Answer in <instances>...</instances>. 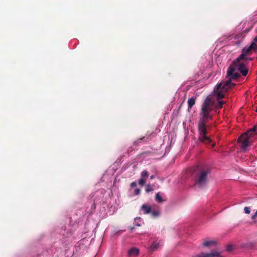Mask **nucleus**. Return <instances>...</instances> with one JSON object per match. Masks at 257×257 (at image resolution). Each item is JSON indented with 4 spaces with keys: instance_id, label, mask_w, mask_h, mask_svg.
Here are the masks:
<instances>
[{
    "instance_id": "nucleus-1",
    "label": "nucleus",
    "mask_w": 257,
    "mask_h": 257,
    "mask_svg": "<svg viewBox=\"0 0 257 257\" xmlns=\"http://www.w3.org/2000/svg\"><path fill=\"white\" fill-rule=\"evenodd\" d=\"M257 42V37H255L250 46L247 48H244L242 51V54L234 61L232 65H231L227 71V75L230 77L229 79H234L237 78L239 71L243 76H246L248 73V70L245 67V64L248 60L251 59L248 57L251 54L252 50H256L255 43Z\"/></svg>"
},
{
    "instance_id": "nucleus-2",
    "label": "nucleus",
    "mask_w": 257,
    "mask_h": 257,
    "mask_svg": "<svg viewBox=\"0 0 257 257\" xmlns=\"http://www.w3.org/2000/svg\"><path fill=\"white\" fill-rule=\"evenodd\" d=\"M212 105L213 102L211 97L210 96L207 97L202 106L201 113L202 119L199 121L198 125L199 132V139L204 143L210 144L212 147L214 146V144L212 143L210 138L206 135V129L205 127V121L210 118L209 113L211 111V106Z\"/></svg>"
},
{
    "instance_id": "nucleus-3",
    "label": "nucleus",
    "mask_w": 257,
    "mask_h": 257,
    "mask_svg": "<svg viewBox=\"0 0 257 257\" xmlns=\"http://www.w3.org/2000/svg\"><path fill=\"white\" fill-rule=\"evenodd\" d=\"M233 84L231 83L229 80L225 82H222L215 87L213 91V95L218 100V104L216 106L217 108H221L223 104L225 103V101L219 100V99L224 97L225 92Z\"/></svg>"
},
{
    "instance_id": "nucleus-4",
    "label": "nucleus",
    "mask_w": 257,
    "mask_h": 257,
    "mask_svg": "<svg viewBox=\"0 0 257 257\" xmlns=\"http://www.w3.org/2000/svg\"><path fill=\"white\" fill-rule=\"evenodd\" d=\"M257 139V126H254L251 130L243 134L238 139L240 147L246 149V147L251 145Z\"/></svg>"
},
{
    "instance_id": "nucleus-5",
    "label": "nucleus",
    "mask_w": 257,
    "mask_h": 257,
    "mask_svg": "<svg viewBox=\"0 0 257 257\" xmlns=\"http://www.w3.org/2000/svg\"><path fill=\"white\" fill-rule=\"evenodd\" d=\"M207 174L206 171L200 172L197 176L195 185L199 187L203 186L206 182Z\"/></svg>"
},
{
    "instance_id": "nucleus-6",
    "label": "nucleus",
    "mask_w": 257,
    "mask_h": 257,
    "mask_svg": "<svg viewBox=\"0 0 257 257\" xmlns=\"http://www.w3.org/2000/svg\"><path fill=\"white\" fill-rule=\"evenodd\" d=\"M218 244L217 241L213 238H205L203 239L201 246L203 248H210L216 247Z\"/></svg>"
},
{
    "instance_id": "nucleus-7",
    "label": "nucleus",
    "mask_w": 257,
    "mask_h": 257,
    "mask_svg": "<svg viewBox=\"0 0 257 257\" xmlns=\"http://www.w3.org/2000/svg\"><path fill=\"white\" fill-rule=\"evenodd\" d=\"M149 177V174L147 171H143L141 173V178L139 181L140 185L143 186L146 182V180Z\"/></svg>"
},
{
    "instance_id": "nucleus-8",
    "label": "nucleus",
    "mask_w": 257,
    "mask_h": 257,
    "mask_svg": "<svg viewBox=\"0 0 257 257\" xmlns=\"http://www.w3.org/2000/svg\"><path fill=\"white\" fill-rule=\"evenodd\" d=\"M139 250L136 247H133L131 248L128 251V254L130 256H135L138 255Z\"/></svg>"
},
{
    "instance_id": "nucleus-9",
    "label": "nucleus",
    "mask_w": 257,
    "mask_h": 257,
    "mask_svg": "<svg viewBox=\"0 0 257 257\" xmlns=\"http://www.w3.org/2000/svg\"><path fill=\"white\" fill-rule=\"evenodd\" d=\"M162 245L161 241H155L150 246V249L152 251L156 250Z\"/></svg>"
},
{
    "instance_id": "nucleus-10",
    "label": "nucleus",
    "mask_w": 257,
    "mask_h": 257,
    "mask_svg": "<svg viewBox=\"0 0 257 257\" xmlns=\"http://www.w3.org/2000/svg\"><path fill=\"white\" fill-rule=\"evenodd\" d=\"M142 210L145 214H149L151 212V207L146 204H143L141 207Z\"/></svg>"
},
{
    "instance_id": "nucleus-11",
    "label": "nucleus",
    "mask_w": 257,
    "mask_h": 257,
    "mask_svg": "<svg viewBox=\"0 0 257 257\" xmlns=\"http://www.w3.org/2000/svg\"><path fill=\"white\" fill-rule=\"evenodd\" d=\"M195 103V98L194 97H191L189 98L188 100V104L189 108H191Z\"/></svg>"
},
{
    "instance_id": "nucleus-12",
    "label": "nucleus",
    "mask_w": 257,
    "mask_h": 257,
    "mask_svg": "<svg viewBox=\"0 0 257 257\" xmlns=\"http://www.w3.org/2000/svg\"><path fill=\"white\" fill-rule=\"evenodd\" d=\"M152 213V214L153 215V216L154 217H157L158 216H159L160 213V211L159 210H153V211H152L151 210V212Z\"/></svg>"
},
{
    "instance_id": "nucleus-13",
    "label": "nucleus",
    "mask_w": 257,
    "mask_h": 257,
    "mask_svg": "<svg viewBox=\"0 0 257 257\" xmlns=\"http://www.w3.org/2000/svg\"><path fill=\"white\" fill-rule=\"evenodd\" d=\"M156 199L158 202H163V199L162 198V197L161 196L160 193H157L156 195Z\"/></svg>"
},
{
    "instance_id": "nucleus-14",
    "label": "nucleus",
    "mask_w": 257,
    "mask_h": 257,
    "mask_svg": "<svg viewBox=\"0 0 257 257\" xmlns=\"http://www.w3.org/2000/svg\"><path fill=\"white\" fill-rule=\"evenodd\" d=\"M141 222V219L140 217H137L136 218H135V222L137 226L141 225V224L140 223V222Z\"/></svg>"
},
{
    "instance_id": "nucleus-15",
    "label": "nucleus",
    "mask_w": 257,
    "mask_h": 257,
    "mask_svg": "<svg viewBox=\"0 0 257 257\" xmlns=\"http://www.w3.org/2000/svg\"><path fill=\"white\" fill-rule=\"evenodd\" d=\"M244 212L246 214H249L250 212V208L248 207H245L244 208Z\"/></svg>"
},
{
    "instance_id": "nucleus-16",
    "label": "nucleus",
    "mask_w": 257,
    "mask_h": 257,
    "mask_svg": "<svg viewBox=\"0 0 257 257\" xmlns=\"http://www.w3.org/2000/svg\"><path fill=\"white\" fill-rule=\"evenodd\" d=\"M152 191V187L150 186V185H147L146 186V191L147 192H149L150 191Z\"/></svg>"
},
{
    "instance_id": "nucleus-17",
    "label": "nucleus",
    "mask_w": 257,
    "mask_h": 257,
    "mask_svg": "<svg viewBox=\"0 0 257 257\" xmlns=\"http://www.w3.org/2000/svg\"><path fill=\"white\" fill-rule=\"evenodd\" d=\"M256 218H257V210L255 213L252 216V219L255 220Z\"/></svg>"
},
{
    "instance_id": "nucleus-18",
    "label": "nucleus",
    "mask_w": 257,
    "mask_h": 257,
    "mask_svg": "<svg viewBox=\"0 0 257 257\" xmlns=\"http://www.w3.org/2000/svg\"><path fill=\"white\" fill-rule=\"evenodd\" d=\"M232 246L231 245H228L226 247V249L227 250L230 251L232 249Z\"/></svg>"
},
{
    "instance_id": "nucleus-19",
    "label": "nucleus",
    "mask_w": 257,
    "mask_h": 257,
    "mask_svg": "<svg viewBox=\"0 0 257 257\" xmlns=\"http://www.w3.org/2000/svg\"><path fill=\"white\" fill-rule=\"evenodd\" d=\"M140 193V190L139 189H136L135 191V193L136 195H139Z\"/></svg>"
},
{
    "instance_id": "nucleus-20",
    "label": "nucleus",
    "mask_w": 257,
    "mask_h": 257,
    "mask_svg": "<svg viewBox=\"0 0 257 257\" xmlns=\"http://www.w3.org/2000/svg\"><path fill=\"white\" fill-rule=\"evenodd\" d=\"M131 185L132 187H135L137 186V183L136 182H133L131 183Z\"/></svg>"
},
{
    "instance_id": "nucleus-21",
    "label": "nucleus",
    "mask_w": 257,
    "mask_h": 257,
    "mask_svg": "<svg viewBox=\"0 0 257 257\" xmlns=\"http://www.w3.org/2000/svg\"><path fill=\"white\" fill-rule=\"evenodd\" d=\"M150 178H151V179H154V175H152V176L150 177Z\"/></svg>"
},
{
    "instance_id": "nucleus-22",
    "label": "nucleus",
    "mask_w": 257,
    "mask_h": 257,
    "mask_svg": "<svg viewBox=\"0 0 257 257\" xmlns=\"http://www.w3.org/2000/svg\"><path fill=\"white\" fill-rule=\"evenodd\" d=\"M256 111L257 112V108H256Z\"/></svg>"
}]
</instances>
